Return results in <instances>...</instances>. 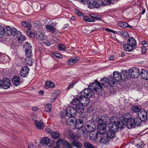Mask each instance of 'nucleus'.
<instances>
[{"label": "nucleus", "instance_id": "obj_13", "mask_svg": "<svg viewBox=\"0 0 148 148\" xmlns=\"http://www.w3.org/2000/svg\"><path fill=\"white\" fill-rule=\"evenodd\" d=\"M104 134V132H101V131L99 130L98 133H95L93 132H91V133L90 134L89 136L91 140L95 141L97 140V139L99 135H100L101 134L103 135Z\"/></svg>", "mask_w": 148, "mask_h": 148}, {"label": "nucleus", "instance_id": "obj_44", "mask_svg": "<svg viewBox=\"0 0 148 148\" xmlns=\"http://www.w3.org/2000/svg\"><path fill=\"white\" fill-rule=\"evenodd\" d=\"M58 50L60 51H63L66 49V46L62 44H60L58 45Z\"/></svg>", "mask_w": 148, "mask_h": 148}, {"label": "nucleus", "instance_id": "obj_27", "mask_svg": "<svg viewBox=\"0 0 148 148\" xmlns=\"http://www.w3.org/2000/svg\"><path fill=\"white\" fill-rule=\"evenodd\" d=\"M21 25L23 26V27L25 28L28 29L26 32L29 30L32 27V26L31 23L25 21H23L21 22Z\"/></svg>", "mask_w": 148, "mask_h": 148}, {"label": "nucleus", "instance_id": "obj_52", "mask_svg": "<svg viewBox=\"0 0 148 148\" xmlns=\"http://www.w3.org/2000/svg\"><path fill=\"white\" fill-rule=\"evenodd\" d=\"M84 146L86 148H96L92 145L87 142L84 143Z\"/></svg>", "mask_w": 148, "mask_h": 148}, {"label": "nucleus", "instance_id": "obj_29", "mask_svg": "<svg viewBox=\"0 0 148 148\" xmlns=\"http://www.w3.org/2000/svg\"><path fill=\"white\" fill-rule=\"evenodd\" d=\"M108 128L109 130L116 132L118 130V127L117 123H113V124H109Z\"/></svg>", "mask_w": 148, "mask_h": 148}, {"label": "nucleus", "instance_id": "obj_55", "mask_svg": "<svg viewBox=\"0 0 148 148\" xmlns=\"http://www.w3.org/2000/svg\"><path fill=\"white\" fill-rule=\"evenodd\" d=\"M104 1H102L103 3H106L105 5H103V6H105L106 5L109 4L112 1H116V0H104Z\"/></svg>", "mask_w": 148, "mask_h": 148}, {"label": "nucleus", "instance_id": "obj_54", "mask_svg": "<svg viewBox=\"0 0 148 148\" xmlns=\"http://www.w3.org/2000/svg\"><path fill=\"white\" fill-rule=\"evenodd\" d=\"M147 51V47L145 46L142 47L141 52L143 54H145Z\"/></svg>", "mask_w": 148, "mask_h": 148}, {"label": "nucleus", "instance_id": "obj_4", "mask_svg": "<svg viewBox=\"0 0 148 148\" xmlns=\"http://www.w3.org/2000/svg\"><path fill=\"white\" fill-rule=\"evenodd\" d=\"M140 74V71L137 67L132 68L129 70L128 72L126 74V79H128L131 77L137 78Z\"/></svg>", "mask_w": 148, "mask_h": 148}, {"label": "nucleus", "instance_id": "obj_61", "mask_svg": "<svg viewBox=\"0 0 148 148\" xmlns=\"http://www.w3.org/2000/svg\"><path fill=\"white\" fill-rule=\"evenodd\" d=\"M35 146L33 143H31L28 146L27 148H34Z\"/></svg>", "mask_w": 148, "mask_h": 148}, {"label": "nucleus", "instance_id": "obj_24", "mask_svg": "<svg viewBox=\"0 0 148 148\" xmlns=\"http://www.w3.org/2000/svg\"><path fill=\"white\" fill-rule=\"evenodd\" d=\"M40 142L42 145H45L51 147V144L50 142L49 139L47 137H45L42 138Z\"/></svg>", "mask_w": 148, "mask_h": 148}, {"label": "nucleus", "instance_id": "obj_60", "mask_svg": "<svg viewBox=\"0 0 148 148\" xmlns=\"http://www.w3.org/2000/svg\"><path fill=\"white\" fill-rule=\"evenodd\" d=\"M144 145V144L143 143H139L138 145V148H143Z\"/></svg>", "mask_w": 148, "mask_h": 148}, {"label": "nucleus", "instance_id": "obj_58", "mask_svg": "<svg viewBox=\"0 0 148 148\" xmlns=\"http://www.w3.org/2000/svg\"><path fill=\"white\" fill-rule=\"evenodd\" d=\"M75 12L76 14H77L79 16H84V14L79 10H76L75 11Z\"/></svg>", "mask_w": 148, "mask_h": 148}, {"label": "nucleus", "instance_id": "obj_47", "mask_svg": "<svg viewBox=\"0 0 148 148\" xmlns=\"http://www.w3.org/2000/svg\"><path fill=\"white\" fill-rule=\"evenodd\" d=\"M119 33L121 36L124 37L125 38L129 36V34L128 33L124 31H120Z\"/></svg>", "mask_w": 148, "mask_h": 148}, {"label": "nucleus", "instance_id": "obj_18", "mask_svg": "<svg viewBox=\"0 0 148 148\" xmlns=\"http://www.w3.org/2000/svg\"><path fill=\"white\" fill-rule=\"evenodd\" d=\"M24 48L25 49V54L27 55H30L32 53V47L30 44L28 42H26L24 45Z\"/></svg>", "mask_w": 148, "mask_h": 148}, {"label": "nucleus", "instance_id": "obj_45", "mask_svg": "<svg viewBox=\"0 0 148 148\" xmlns=\"http://www.w3.org/2000/svg\"><path fill=\"white\" fill-rule=\"evenodd\" d=\"M117 125L118 127V128L120 129H122L124 128V126L125 124V122L123 121V122H118L117 123Z\"/></svg>", "mask_w": 148, "mask_h": 148}, {"label": "nucleus", "instance_id": "obj_21", "mask_svg": "<svg viewBox=\"0 0 148 148\" xmlns=\"http://www.w3.org/2000/svg\"><path fill=\"white\" fill-rule=\"evenodd\" d=\"M80 58L79 57H73L69 59L67 62L68 64L72 65L77 62L79 60Z\"/></svg>", "mask_w": 148, "mask_h": 148}, {"label": "nucleus", "instance_id": "obj_17", "mask_svg": "<svg viewBox=\"0 0 148 148\" xmlns=\"http://www.w3.org/2000/svg\"><path fill=\"white\" fill-rule=\"evenodd\" d=\"M131 116L130 114L127 112L125 114H124L122 116V119L123 121L125 122V124L126 126L127 127V124H129V123H131L130 121L131 119H132L130 118Z\"/></svg>", "mask_w": 148, "mask_h": 148}, {"label": "nucleus", "instance_id": "obj_33", "mask_svg": "<svg viewBox=\"0 0 148 148\" xmlns=\"http://www.w3.org/2000/svg\"><path fill=\"white\" fill-rule=\"evenodd\" d=\"M109 120L108 121L107 123L109 124H113V123H117L118 122V119L116 117L114 116H112L110 119H108Z\"/></svg>", "mask_w": 148, "mask_h": 148}, {"label": "nucleus", "instance_id": "obj_3", "mask_svg": "<svg viewBox=\"0 0 148 148\" xmlns=\"http://www.w3.org/2000/svg\"><path fill=\"white\" fill-rule=\"evenodd\" d=\"M127 44L123 46L124 50L128 52L132 51L134 48H135L136 46V41L132 37L129 38L127 40Z\"/></svg>", "mask_w": 148, "mask_h": 148}, {"label": "nucleus", "instance_id": "obj_8", "mask_svg": "<svg viewBox=\"0 0 148 148\" xmlns=\"http://www.w3.org/2000/svg\"><path fill=\"white\" fill-rule=\"evenodd\" d=\"M103 3L102 1L99 0L96 1L95 0H88L87 5L88 8L90 9L95 8H99L100 7L102 6H103V5L106 4Z\"/></svg>", "mask_w": 148, "mask_h": 148}, {"label": "nucleus", "instance_id": "obj_25", "mask_svg": "<svg viewBox=\"0 0 148 148\" xmlns=\"http://www.w3.org/2000/svg\"><path fill=\"white\" fill-rule=\"evenodd\" d=\"M75 127L77 129L82 128L84 125L83 120L81 119H77L75 121Z\"/></svg>", "mask_w": 148, "mask_h": 148}, {"label": "nucleus", "instance_id": "obj_11", "mask_svg": "<svg viewBox=\"0 0 148 148\" xmlns=\"http://www.w3.org/2000/svg\"><path fill=\"white\" fill-rule=\"evenodd\" d=\"M96 125L94 123L90 121L87 122L85 124V129L86 131L89 132H92L95 129Z\"/></svg>", "mask_w": 148, "mask_h": 148}, {"label": "nucleus", "instance_id": "obj_30", "mask_svg": "<svg viewBox=\"0 0 148 148\" xmlns=\"http://www.w3.org/2000/svg\"><path fill=\"white\" fill-rule=\"evenodd\" d=\"M108 86L110 85L111 86H114L116 85V83L117 82L114 79V78L113 77H110L108 78Z\"/></svg>", "mask_w": 148, "mask_h": 148}, {"label": "nucleus", "instance_id": "obj_16", "mask_svg": "<svg viewBox=\"0 0 148 148\" xmlns=\"http://www.w3.org/2000/svg\"><path fill=\"white\" fill-rule=\"evenodd\" d=\"M61 121L64 124H69V123H70V124H73L74 122L73 120L69 118L66 117L65 114H62L61 115Z\"/></svg>", "mask_w": 148, "mask_h": 148}, {"label": "nucleus", "instance_id": "obj_63", "mask_svg": "<svg viewBox=\"0 0 148 148\" xmlns=\"http://www.w3.org/2000/svg\"><path fill=\"white\" fill-rule=\"evenodd\" d=\"M31 118L33 120H34L36 119L37 116L36 115L32 114L31 115Z\"/></svg>", "mask_w": 148, "mask_h": 148}, {"label": "nucleus", "instance_id": "obj_32", "mask_svg": "<svg viewBox=\"0 0 148 148\" xmlns=\"http://www.w3.org/2000/svg\"><path fill=\"white\" fill-rule=\"evenodd\" d=\"M55 86V84L50 81H47L45 82V87L46 88H52Z\"/></svg>", "mask_w": 148, "mask_h": 148}, {"label": "nucleus", "instance_id": "obj_35", "mask_svg": "<svg viewBox=\"0 0 148 148\" xmlns=\"http://www.w3.org/2000/svg\"><path fill=\"white\" fill-rule=\"evenodd\" d=\"M80 114L79 115V119H81L83 120V122L85 121L87 119V115L85 113H84V112L82 113L80 112L79 113Z\"/></svg>", "mask_w": 148, "mask_h": 148}, {"label": "nucleus", "instance_id": "obj_43", "mask_svg": "<svg viewBox=\"0 0 148 148\" xmlns=\"http://www.w3.org/2000/svg\"><path fill=\"white\" fill-rule=\"evenodd\" d=\"M132 110L135 112H138V113L140 111L141 108L140 106H133L132 108Z\"/></svg>", "mask_w": 148, "mask_h": 148}, {"label": "nucleus", "instance_id": "obj_31", "mask_svg": "<svg viewBox=\"0 0 148 148\" xmlns=\"http://www.w3.org/2000/svg\"><path fill=\"white\" fill-rule=\"evenodd\" d=\"M108 78H102L100 81V83L105 87L108 86Z\"/></svg>", "mask_w": 148, "mask_h": 148}, {"label": "nucleus", "instance_id": "obj_9", "mask_svg": "<svg viewBox=\"0 0 148 148\" xmlns=\"http://www.w3.org/2000/svg\"><path fill=\"white\" fill-rule=\"evenodd\" d=\"M27 34L30 37H35L38 40H41L44 38L43 34L41 32L38 31H28L27 32Z\"/></svg>", "mask_w": 148, "mask_h": 148}, {"label": "nucleus", "instance_id": "obj_19", "mask_svg": "<svg viewBox=\"0 0 148 148\" xmlns=\"http://www.w3.org/2000/svg\"><path fill=\"white\" fill-rule=\"evenodd\" d=\"M29 70V68L26 66H24L21 70L20 74L23 77H25L28 75Z\"/></svg>", "mask_w": 148, "mask_h": 148}, {"label": "nucleus", "instance_id": "obj_37", "mask_svg": "<svg viewBox=\"0 0 148 148\" xmlns=\"http://www.w3.org/2000/svg\"><path fill=\"white\" fill-rule=\"evenodd\" d=\"M91 18H93L94 20L95 19L97 20H100L101 19V17L100 16L98 15L97 14L92 13L89 15Z\"/></svg>", "mask_w": 148, "mask_h": 148}, {"label": "nucleus", "instance_id": "obj_50", "mask_svg": "<svg viewBox=\"0 0 148 148\" xmlns=\"http://www.w3.org/2000/svg\"><path fill=\"white\" fill-rule=\"evenodd\" d=\"M63 143V140L62 138H60L58 140L56 143V146L54 148H59L60 145L62 144Z\"/></svg>", "mask_w": 148, "mask_h": 148}, {"label": "nucleus", "instance_id": "obj_20", "mask_svg": "<svg viewBox=\"0 0 148 148\" xmlns=\"http://www.w3.org/2000/svg\"><path fill=\"white\" fill-rule=\"evenodd\" d=\"M34 123L35 126L38 129H42L44 127L45 124L42 120H40L38 121L37 120H35L34 121Z\"/></svg>", "mask_w": 148, "mask_h": 148}, {"label": "nucleus", "instance_id": "obj_49", "mask_svg": "<svg viewBox=\"0 0 148 148\" xmlns=\"http://www.w3.org/2000/svg\"><path fill=\"white\" fill-rule=\"evenodd\" d=\"M34 25L36 28L38 29L41 27V24L40 21H37L34 22Z\"/></svg>", "mask_w": 148, "mask_h": 148}, {"label": "nucleus", "instance_id": "obj_15", "mask_svg": "<svg viewBox=\"0 0 148 148\" xmlns=\"http://www.w3.org/2000/svg\"><path fill=\"white\" fill-rule=\"evenodd\" d=\"M14 35L16 36L18 40L23 41L25 40V37L22 34L21 32L20 31H18L16 29H14Z\"/></svg>", "mask_w": 148, "mask_h": 148}, {"label": "nucleus", "instance_id": "obj_48", "mask_svg": "<svg viewBox=\"0 0 148 148\" xmlns=\"http://www.w3.org/2000/svg\"><path fill=\"white\" fill-rule=\"evenodd\" d=\"M84 20L88 22H94L95 21V20L93 18H91L88 16H85L83 17Z\"/></svg>", "mask_w": 148, "mask_h": 148}, {"label": "nucleus", "instance_id": "obj_26", "mask_svg": "<svg viewBox=\"0 0 148 148\" xmlns=\"http://www.w3.org/2000/svg\"><path fill=\"white\" fill-rule=\"evenodd\" d=\"M138 114L140 117L143 121L144 122L147 119H148L146 112L144 111L139 112L138 113Z\"/></svg>", "mask_w": 148, "mask_h": 148}, {"label": "nucleus", "instance_id": "obj_62", "mask_svg": "<svg viewBox=\"0 0 148 148\" xmlns=\"http://www.w3.org/2000/svg\"><path fill=\"white\" fill-rule=\"evenodd\" d=\"M46 131L48 133L51 135V133L53 132L52 130L49 128L46 129Z\"/></svg>", "mask_w": 148, "mask_h": 148}, {"label": "nucleus", "instance_id": "obj_10", "mask_svg": "<svg viewBox=\"0 0 148 148\" xmlns=\"http://www.w3.org/2000/svg\"><path fill=\"white\" fill-rule=\"evenodd\" d=\"M105 117H102V119H98L97 123L98 124V128L99 131H103V132H105V130L106 128V124L107 123L108 121L106 120V119H105Z\"/></svg>", "mask_w": 148, "mask_h": 148}, {"label": "nucleus", "instance_id": "obj_64", "mask_svg": "<svg viewBox=\"0 0 148 148\" xmlns=\"http://www.w3.org/2000/svg\"><path fill=\"white\" fill-rule=\"evenodd\" d=\"M114 58H115V57L114 56L112 55V56H110L109 58V60H114Z\"/></svg>", "mask_w": 148, "mask_h": 148}, {"label": "nucleus", "instance_id": "obj_34", "mask_svg": "<svg viewBox=\"0 0 148 148\" xmlns=\"http://www.w3.org/2000/svg\"><path fill=\"white\" fill-rule=\"evenodd\" d=\"M118 25L122 27L127 28L129 27V28H132V27L129 25L127 23L125 22H120L117 23Z\"/></svg>", "mask_w": 148, "mask_h": 148}, {"label": "nucleus", "instance_id": "obj_53", "mask_svg": "<svg viewBox=\"0 0 148 148\" xmlns=\"http://www.w3.org/2000/svg\"><path fill=\"white\" fill-rule=\"evenodd\" d=\"M0 58H1V60L3 61H5L8 58V56L5 55H1Z\"/></svg>", "mask_w": 148, "mask_h": 148}, {"label": "nucleus", "instance_id": "obj_38", "mask_svg": "<svg viewBox=\"0 0 148 148\" xmlns=\"http://www.w3.org/2000/svg\"><path fill=\"white\" fill-rule=\"evenodd\" d=\"M108 138L107 136H102L101 137L100 142L102 144H105L109 141Z\"/></svg>", "mask_w": 148, "mask_h": 148}, {"label": "nucleus", "instance_id": "obj_22", "mask_svg": "<svg viewBox=\"0 0 148 148\" xmlns=\"http://www.w3.org/2000/svg\"><path fill=\"white\" fill-rule=\"evenodd\" d=\"M140 76L143 79L145 80H148V71L146 69H142Z\"/></svg>", "mask_w": 148, "mask_h": 148}, {"label": "nucleus", "instance_id": "obj_51", "mask_svg": "<svg viewBox=\"0 0 148 148\" xmlns=\"http://www.w3.org/2000/svg\"><path fill=\"white\" fill-rule=\"evenodd\" d=\"M4 28L2 26H0V38H2L5 34Z\"/></svg>", "mask_w": 148, "mask_h": 148}, {"label": "nucleus", "instance_id": "obj_23", "mask_svg": "<svg viewBox=\"0 0 148 148\" xmlns=\"http://www.w3.org/2000/svg\"><path fill=\"white\" fill-rule=\"evenodd\" d=\"M14 29H15L14 28L13 29L11 27L9 26H6L5 27L4 29V28L5 32V34L8 36H10L12 34H14Z\"/></svg>", "mask_w": 148, "mask_h": 148}, {"label": "nucleus", "instance_id": "obj_40", "mask_svg": "<svg viewBox=\"0 0 148 148\" xmlns=\"http://www.w3.org/2000/svg\"><path fill=\"white\" fill-rule=\"evenodd\" d=\"M51 136L53 138L57 139L60 137V134L58 132L55 131L53 132Z\"/></svg>", "mask_w": 148, "mask_h": 148}, {"label": "nucleus", "instance_id": "obj_39", "mask_svg": "<svg viewBox=\"0 0 148 148\" xmlns=\"http://www.w3.org/2000/svg\"><path fill=\"white\" fill-rule=\"evenodd\" d=\"M115 132L109 130V132L107 133V136L110 138H113L115 136Z\"/></svg>", "mask_w": 148, "mask_h": 148}, {"label": "nucleus", "instance_id": "obj_46", "mask_svg": "<svg viewBox=\"0 0 148 148\" xmlns=\"http://www.w3.org/2000/svg\"><path fill=\"white\" fill-rule=\"evenodd\" d=\"M52 105L50 103H48L46 105L45 110L46 112L51 111L52 109Z\"/></svg>", "mask_w": 148, "mask_h": 148}, {"label": "nucleus", "instance_id": "obj_6", "mask_svg": "<svg viewBox=\"0 0 148 148\" xmlns=\"http://www.w3.org/2000/svg\"><path fill=\"white\" fill-rule=\"evenodd\" d=\"M127 73V71L126 70H123L122 72L120 73L118 71H115L113 72V78H114L116 81L118 82L120 81L121 80H126V74Z\"/></svg>", "mask_w": 148, "mask_h": 148}, {"label": "nucleus", "instance_id": "obj_1", "mask_svg": "<svg viewBox=\"0 0 148 148\" xmlns=\"http://www.w3.org/2000/svg\"><path fill=\"white\" fill-rule=\"evenodd\" d=\"M95 83H92L90 84L89 88H86L82 91L81 95L82 97L89 98L94 94V92H97L98 94L100 93L101 91V87L97 80H95Z\"/></svg>", "mask_w": 148, "mask_h": 148}, {"label": "nucleus", "instance_id": "obj_56", "mask_svg": "<svg viewBox=\"0 0 148 148\" xmlns=\"http://www.w3.org/2000/svg\"><path fill=\"white\" fill-rule=\"evenodd\" d=\"M105 30L106 32H111L114 34L116 33V31L108 28H106Z\"/></svg>", "mask_w": 148, "mask_h": 148}, {"label": "nucleus", "instance_id": "obj_2", "mask_svg": "<svg viewBox=\"0 0 148 148\" xmlns=\"http://www.w3.org/2000/svg\"><path fill=\"white\" fill-rule=\"evenodd\" d=\"M84 98L80 96H77L72 100L71 103L76 106L77 111L79 113L84 112V107L83 105V103L82 102Z\"/></svg>", "mask_w": 148, "mask_h": 148}, {"label": "nucleus", "instance_id": "obj_14", "mask_svg": "<svg viewBox=\"0 0 148 148\" xmlns=\"http://www.w3.org/2000/svg\"><path fill=\"white\" fill-rule=\"evenodd\" d=\"M30 55H27L25 54L26 56V58L25 59L24 63L27 66H31L32 65L33 63L34 62V60L32 57V53H30Z\"/></svg>", "mask_w": 148, "mask_h": 148}, {"label": "nucleus", "instance_id": "obj_57", "mask_svg": "<svg viewBox=\"0 0 148 148\" xmlns=\"http://www.w3.org/2000/svg\"><path fill=\"white\" fill-rule=\"evenodd\" d=\"M76 83V82H73L72 84H70L68 86V88H67V90H69L70 89L73 88Z\"/></svg>", "mask_w": 148, "mask_h": 148}, {"label": "nucleus", "instance_id": "obj_5", "mask_svg": "<svg viewBox=\"0 0 148 148\" xmlns=\"http://www.w3.org/2000/svg\"><path fill=\"white\" fill-rule=\"evenodd\" d=\"M130 123L127 124V127L129 129L134 128L135 125L140 126L141 124L142 120L140 117L138 116L135 117L134 119H131Z\"/></svg>", "mask_w": 148, "mask_h": 148}, {"label": "nucleus", "instance_id": "obj_59", "mask_svg": "<svg viewBox=\"0 0 148 148\" xmlns=\"http://www.w3.org/2000/svg\"><path fill=\"white\" fill-rule=\"evenodd\" d=\"M54 55L56 57L59 58H61L62 57V55L60 53H56Z\"/></svg>", "mask_w": 148, "mask_h": 148}, {"label": "nucleus", "instance_id": "obj_28", "mask_svg": "<svg viewBox=\"0 0 148 148\" xmlns=\"http://www.w3.org/2000/svg\"><path fill=\"white\" fill-rule=\"evenodd\" d=\"M12 82L14 85L16 86H18L20 82L19 77L16 75L14 76L12 79Z\"/></svg>", "mask_w": 148, "mask_h": 148}, {"label": "nucleus", "instance_id": "obj_36", "mask_svg": "<svg viewBox=\"0 0 148 148\" xmlns=\"http://www.w3.org/2000/svg\"><path fill=\"white\" fill-rule=\"evenodd\" d=\"M46 27L47 30L52 33H54L56 30V28L53 27V26L49 25H47Z\"/></svg>", "mask_w": 148, "mask_h": 148}, {"label": "nucleus", "instance_id": "obj_41", "mask_svg": "<svg viewBox=\"0 0 148 148\" xmlns=\"http://www.w3.org/2000/svg\"><path fill=\"white\" fill-rule=\"evenodd\" d=\"M72 145L77 148H80L82 146V144L80 142L77 141H73L72 142Z\"/></svg>", "mask_w": 148, "mask_h": 148}, {"label": "nucleus", "instance_id": "obj_12", "mask_svg": "<svg viewBox=\"0 0 148 148\" xmlns=\"http://www.w3.org/2000/svg\"><path fill=\"white\" fill-rule=\"evenodd\" d=\"M1 88L5 89H8L10 86V79L8 78H4L2 80L1 84Z\"/></svg>", "mask_w": 148, "mask_h": 148}, {"label": "nucleus", "instance_id": "obj_42", "mask_svg": "<svg viewBox=\"0 0 148 148\" xmlns=\"http://www.w3.org/2000/svg\"><path fill=\"white\" fill-rule=\"evenodd\" d=\"M69 135L73 140H77L78 139V136L75 133L70 132L69 133Z\"/></svg>", "mask_w": 148, "mask_h": 148}, {"label": "nucleus", "instance_id": "obj_7", "mask_svg": "<svg viewBox=\"0 0 148 148\" xmlns=\"http://www.w3.org/2000/svg\"><path fill=\"white\" fill-rule=\"evenodd\" d=\"M77 112L79 113L76 108L70 106L66 109L65 113H63L62 114H65L66 117L71 118L75 116Z\"/></svg>", "mask_w": 148, "mask_h": 148}]
</instances>
